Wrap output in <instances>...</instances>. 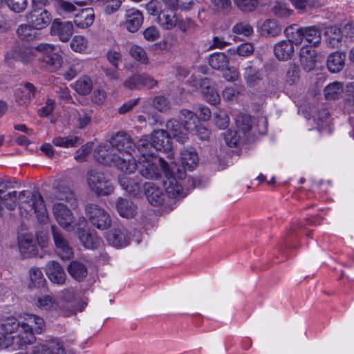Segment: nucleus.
Listing matches in <instances>:
<instances>
[{
	"mask_svg": "<svg viewBox=\"0 0 354 354\" xmlns=\"http://www.w3.org/2000/svg\"><path fill=\"white\" fill-rule=\"evenodd\" d=\"M157 82L147 74H134L129 77L124 82V86L131 90H139L143 87L152 88Z\"/></svg>",
	"mask_w": 354,
	"mask_h": 354,
	"instance_id": "f8f14e48",
	"label": "nucleus"
},
{
	"mask_svg": "<svg viewBox=\"0 0 354 354\" xmlns=\"http://www.w3.org/2000/svg\"><path fill=\"white\" fill-rule=\"evenodd\" d=\"M234 34L242 35L245 37L251 36L253 32V27L247 22H239L236 24L232 28Z\"/></svg>",
	"mask_w": 354,
	"mask_h": 354,
	"instance_id": "e2e57ef3",
	"label": "nucleus"
},
{
	"mask_svg": "<svg viewBox=\"0 0 354 354\" xmlns=\"http://www.w3.org/2000/svg\"><path fill=\"white\" fill-rule=\"evenodd\" d=\"M243 71V78L249 87L257 86L263 79V71L252 65L250 62L247 64Z\"/></svg>",
	"mask_w": 354,
	"mask_h": 354,
	"instance_id": "393cba45",
	"label": "nucleus"
},
{
	"mask_svg": "<svg viewBox=\"0 0 354 354\" xmlns=\"http://www.w3.org/2000/svg\"><path fill=\"white\" fill-rule=\"evenodd\" d=\"M50 34L57 37L62 42H67L73 34V24L71 21L55 19L50 26Z\"/></svg>",
	"mask_w": 354,
	"mask_h": 354,
	"instance_id": "9b49d317",
	"label": "nucleus"
},
{
	"mask_svg": "<svg viewBox=\"0 0 354 354\" xmlns=\"http://www.w3.org/2000/svg\"><path fill=\"white\" fill-rule=\"evenodd\" d=\"M344 92L343 84L334 82L329 84L324 89V95L327 100L339 99Z\"/></svg>",
	"mask_w": 354,
	"mask_h": 354,
	"instance_id": "a18cd8bd",
	"label": "nucleus"
},
{
	"mask_svg": "<svg viewBox=\"0 0 354 354\" xmlns=\"http://www.w3.org/2000/svg\"><path fill=\"white\" fill-rule=\"evenodd\" d=\"M346 55L344 53L335 52L327 59V67L331 73H337L342 70L345 64Z\"/></svg>",
	"mask_w": 354,
	"mask_h": 354,
	"instance_id": "f704fd0d",
	"label": "nucleus"
},
{
	"mask_svg": "<svg viewBox=\"0 0 354 354\" xmlns=\"http://www.w3.org/2000/svg\"><path fill=\"white\" fill-rule=\"evenodd\" d=\"M124 26L127 30L132 33L136 32L143 24L142 13L136 8L127 9L124 15Z\"/></svg>",
	"mask_w": 354,
	"mask_h": 354,
	"instance_id": "4468645a",
	"label": "nucleus"
},
{
	"mask_svg": "<svg viewBox=\"0 0 354 354\" xmlns=\"http://www.w3.org/2000/svg\"><path fill=\"white\" fill-rule=\"evenodd\" d=\"M292 10L288 8L285 3L281 2H276L271 8L273 15L279 18L288 17L292 14Z\"/></svg>",
	"mask_w": 354,
	"mask_h": 354,
	"instance_id": "680f3d73",
	"label": "nucleus"
},
{
	"mask_svg": "<svg viewBox=\"0 0 354 354\" xmlns=\"http://www.w3.org/2000/svg\"><path fill=\"white\" fill-rule=\"evenodd\" d=\"M130 55L136 60L142 64L147 62L148 58L145 50L136 45L132 46L129 50Z\"/></svg>",
	"mask_w": 354,
	"mask_h": 354,
	"instance_id": "774afa93",
	"label": "nucleus"
},
{
	"mask_svg": "<svg viewBox=\"0 0 354 354\" xmlns=\"http://www.w3.org/2000/svg\"><path fill=\"white\" fill-rule=\"evenodd\" d=\"M46 2V0H32V10L26 15L28 23L36 30L47 27L52 20L48 10L37 6V3L45 5Z\"/></svg>",
	"mask_w": 354,
	"mask_h": 354,
	"instance_id": "0eeeda50",
	"label": "nucleus"
},
{
	"mask_svg": "<svg viewBox=\"0 0 354 354\" xmlns=\"http://www.w3.org/2000/svg\"><path fill=\"white\" fill-rule=\"evenodd\" d=\"M327 46L332 48H340L344 43L341 28L337 26H330L326 28L324 32Z\"/></svg>",
	"mask_w": 354,
	"mask_h": 354,
	"instance_id": "5701e85b",
	"label": "nucleus"
},
{
	"mask_svg": "<svg viewBox=\"0 0 354 354\" xmlns=\"http://www.w3.org/2000/svg\"><path fill=\"white\" fill-rule=\"evenodd\" d=\"M177 17L172 9H163L162 12L158 17L159 24L165 30H171L176 27Z\"/></svg>",
	"mask_w": 354,
	"mask_h": 354,
	"instance_id": "c9c22d12",
	"label": "nucleus"
},
{
	"mask_svg": "<svg viewBox=\"0 0 354 354\" xmlns=\"http://www.w3.org/2000/svg\"><path fill=\"white\" fill-rule=\"evenodd\" d=\"M95 19V14L92 8H85L75 16L74 24L80 28H86L91 26Z\"/></svg>",
	"mask_w": 354,
	"mask_h": 354,
	"instance_id": "4c0bfd02",
	"label": "nucleus"
},
{
	"mask_svg": "<svg viewBox=\"0 0 354 354\" xmlns=\"http://www.w3.org/2000/svg\"><path fill=\"white\" fill-rule=\"evenodd\" d=\"M54 7L60 15L73 12L76 10V7L72 3L64 0H55Z\"/></svg>",
	"mask_w": 354,
	"mask_h": 354,
	"instance_id": "bf43d9fd",
	"label": "nucleus"
},
{
	"mask_svg": "<svg viewBox=\"0 0 354 354\" xmlns=\"http://www.w3.org/2000/svg\"><path fill=\"white\" fill-rule=\"evenodd\" d=\"M78 234L80 241L86 248L95 250L100 247L102 241L95 233L82 230L79 231Z\"/></svg>",
	"mask_w": 354,
	"mask_h": 354,
	"instance_id": "e433bc0d",
	"label": "nucleus"
},
{
	"mask_svg": "<svg viewBox=\"0 0 354 354\" xmlns=\"http://www.w3.org/2000/svg\"><path fill=\"white\" fill-rule=\"evenodd\" d=\"M202 93L205 100L212 104L216 105L221 101L220 95L214 87L207 88L203 91Z\"/></svg>",
	"mask_w": 354,
	"mask_h": 354,
	"instance_id": "338daca9",
	"label": "nucleus"
},
{
	"mask_svg": "<svg viewBox=\"0 0 354 354\" xmlns=\"http://www.w3.org/2000/svg\"><path fill=\"white\" fill-rule=\"evenodd\" d=\"M93 82L90 77L84 76L80 78L75 84V91L81 95H86L92 90Z\"/></svg>",
	"mask_w": 354,
	"mask_h": 354,
	"instance_id": "3c124183",
	"label": "nucleus"
},
{
	"mask_svg": "<svg viewBox=\"0 0 354 354\" xmlns=\"http://www.w3.org/2000/svg\"><path fill=\"white\" fill-rule=\"evenodd\" d=\"M304 27L293 24L286 28L284 34L292 44L300 45L304 41Z\"/></svg>",
	"mask_w": 354,
	"mask_h": 354,
	"instance_id": "473e14b6",
	"label": "nucleus"
},
{
	"mask_svg": "<svg viewBox=\"0 0 354 354\" xmlns=\"http://www.w3.org/2000/svg\"><path fill=\"white\" fill-rule=\"evenodd\" d=\"M211 6L215 11L223 15H228L232 8L231 0H210Z\"/></svg>",
	"mask_w": 354,
	"mask_h": 354,
	"instance_id": "4d7b16f0",
	"label": "nucleus"
},
{
	"mask_svg": "<svg viewBox=\"0 0 354 354\" xmlns=\"http://www.w3.org/2000/svg\"><path fill=\"white\" fill-rule=\"evenodd\" d=\"M299 55L303 69L306 72L313 71L317 63L316 50L309 46H305L301 47Z\"/></svg>",
	"mask_w": 354,
	"mask_h": 354,
	"instance_id": "6ab92c4d",
	"label": "nucleus"
},
{
	"mask_svg": "<svg viewBox=\"0 0 354 354\" xmlns=\"http://www.w3.org/2000/svg\"><path fill=\"white\" fill-rule=\"evenodd\" d=\"M51 230L57 255L64 261L71 259L73 252L64 234L55 226H52Z\"/></svg>",
	"mask_w": 354,
	"mask_h": 354,
	"instance_id": "9d476101",
	"label": "nucleus"
},
{
	"mask_svg": "<svg viewBox=\"0 0 354 354\" xmlns=\"http://www.w3.org/2000/svg\"><path fill=\"white\" fill-rule=\"evenodd\" d=\"M224 139L226 144L230 147H236L240 145L245 143L248 140V137L241 134V133L238 131L230 130L227 131L225 133Z\"/></svg>",
	"mask_w": 354,
	"mask_h": 354,
	"instance_id": "49530a36",
	"label": "nucleus"
},
{
	"mask_svg": "<svg viewBox=\"0 0 354 354\" xmlns=\"http://www.w3.org/2000/svg\"><path fill=\"white\" fill-rule=\"evenodd\" d=\"M286 81L288 84H292L297 82L300 79L299 66L295 63H290L286 71Z\"/></svg>",
	"mask_w": 354,
	"mask_h": 354,
	"instance_id": "13d9d810",
	"label": "nucleus"
},
{
	"mask_svg": "<svg viewBox=\"0 0 354 354\" xmlns=\"http://www.w3.org/2000/svg\"><path fill=\"white\" fill-rule=\"evenodd\" d=\"M93 150V143L88 142L81 147L75 153L74 158L78 162H84Z\"/></svg>",
	"mask_w": 354,
	"mask_h": 354,
	"instance_id": "0e129e2a",
	"label": "nucleus"
},
{
	"mask_svg": "<svg viewBox=\"0 0 354 354\" xmlns=\"http://www.w3.org/2000/svg\"><path fill=\"white\" fill-rule=\"evenodd\" d=\"M62 299L66 302L64 307L68 310V312L65 313L66 316L74 314L76 311H82L84 308L85 304L76 299L75 291L73 289L64 290L62 292Z\"/></svg>",
	"mask_w": 354,
	"mask_h": 354,
	"instance_id": "aec40b11",
	"label": "nucleus"
},
{
	"mask_svg": "<svg viewBox=\"0 0 354 354\" xmlns=\"http://www.w3.org/2000/svg\"><path fill=\"white\" fill-rule=\"evenodd\" d=\"M1 198L2 199V205H4L6 209L9 210H13L15 209L17 200L18 199L16 191H9L6 194L3 195Z\"/></svg>",
	"mask_w": 354,
	"mask_h": 354,
	"instance_id": "052dcab7",
	"label": "nucleus"
},
{
	"mask_svg": "<svg viewBox=\"0 0 354 354\" xmlns=\"http://www.w3.org/2000/svg\"><path fill=\"white\" fill-rule=\"evenodd\" d=\"M118 182L123 189L132 195L138 196L141 192V183L127 174L120 175Z\"/></svg>",
	"mask_w": 354,
	"mask_h": 354,
	"instance_id": "bb28decb",
	"label": "nucleus"
},
{
	"mask_svg": "<svg viewBox=\"0 0 354 354\" xmlns=\"http://www.w3.org/2000/svg\"><path fill=\"white\" fill-rule=\"evenodd\" d=\"M145 194L148 201L154 206L160 205L165 201V194L161 189L153 183H145L143 185Z\"/></svg>",
	"mask_w": 354,
	"mask_h": 354,
	"instance_id": "b1692460",
	"label": "nucleus"
},
{
	"mask_svg": "<svg viewBox=\"0 0 354 354\" xmlns=\"http://www.w3.org/2000/svg\"><path fill=\"white\" fill-rule=\"evenodd\" d=\"M53 213L57 223L62 227L69 231L71 224L74 221V217L71 210L65 205L57 203L53 207Z\"/></svg>",
	"mask_w": 354,
	"mask_h": 354,
	"instance_id": "2eb2a0df",
	"label": "nucleus"
},
{
	"mask_svg": "<svg viewBox=\"0 0 354 354\" xmlns=\"http://www.w3.org/2000/svg\"><path fill=\"white\" fill-rule=\"evenodd\" d=\"M86 181L91 190L100 196L109 195L114 190V187L107 176L96 169L88 171Z\"/></svg>",
	"mask_w": 354,
	"mask_h": 354,
	"instance_id": "423d86ee",
	"label": "nucleus"
},
{
	"mask_svg": "<svg viewBox=\"0 0 354 354\" xmlns=\"http://www.w3.org/2000/svg\"><path fill=\"white\" fill-rule=\"evenodd\" d=\"M304 40L308 43L311 48L317 47L322 40V33L315 26L304 27Z\"/></svg>",
	"mask_w": 354,
	"mask_h": 354,
	"instance_id": "ea45409f",
	"label": "nucleus"
},
{
	"mask_svg": "<svg viewBox=\"0 0 354 354\" xmlns=\"http://www.w3.org/2000/svg\"><path fill=\"white\" fill-rule=\"evenodd\" d=\"M53 143L57 147H73L82 143L80 137L70 136L68 137H56L53 140Z\"/></svg>",
	"mask_w": 354,
	"mask_h": 354,
	"instance_id": "8fccbe9b",
	"label": "nucleus"
},
{
	"mask_svg": "<svg viewBox=\"0 0 354 354\" xmlns=\"http://www.w3.org/2000/svg\"><path fill=\"white\" fill-rule=\"evenodd\" d=\"M281 28L277 24V21L273 19L266 20L259 27V33L261 36L277 37L281 32Z\"/></svg>",
	"mask_w": 354,
	"mask_h": 354,
	"instance_id": "58836bf2",
	"label": "nucleus"
},
{
	"mask_svg": "<svg viewBox=\"0 0 354 354\" xmlns=\"http://www.w3.org/2000/svg\"><path fill=\"white\" fill-rule=\"evenodd\" d=\"M133 148L136 150V153H139L145 159L152 158L154 155V147L152 145L150 136H145L138 140L136 144L134 143ZM133 155L136 156V153H133Z\"/></svg>",
	"mask_w": 354,
	"mask_h": 354,
	"instance_id": "c85d7f7f",
	"label": "nucleus"
},
{
	"mask_svg": "<svg viewBox=\"0 0 354 354\" xmlns=\"http://www.w3.org/2000/svg\"><path fill=\"white\" fill-rule=\"evenodd\" d=\"M150 139L152 141L154 149L163 151L167 154V158L169 159L173 158L171 137L167 131L155 129L151 132Z\"/></svg>",
	"mask_w": 354,
	"mask_h": 354,
	"instance_id": "1a4fd4ad",
	"label": "nucleus"
},
{
	"mask_svg": "<svg viewBox=\"0 0 354 354\" xmlns=\"http://www.w3.org/2000/svg\"><path fill=\"white\" fill-rule=\"evenodd\" d=\"M208 63L213 69L224 71L228 66L229 60L225 53H214L209 55Z\"/></svg>",
	"mask_w": 354,
	"mask_h": 354,
	"instance_id": "c03bdc74",
	"label": "nucleus"
},
{
	"mask_svg": "<svg viewBox=\"0 0 354 354\" xmlns=\"http://www.w3.org/2000/svg\"><path fill=\"white\" fill-rule=\"evenodd\" d=\"M28 323H22L21 326L23 331L15 337L14 349L24 350L28 345L32 344L36 341L35 333L41 334L44 328L45 324L43 318L34 315H27Z\"/></svg>",
	"mask_w": 354,
	"mask_h": 354,
	"instance_id": "f257e3e1",
	"label": "nucleus"
},
{
	"mask_svg": "<svg viewBox=\"0 0 354 354\" xmlns=\"http://www.w3.org/2000/svg\"><path fill=\"white\" fill-rule=\"evenodd\" d=\"M28 52L19 45H15L7 52L6 59L25 61L28 57Z\"/></svg>",
	"mask_w": 354,
	"mask_h": 354,
	"instance_id": "5fc2aeb1",
	"label": "nucleus"
},
{
	"mask_svg": "<svg viewBox=\"0 0 354 354\" xmlns=\"http://www.w3.org/2000/svg\"><path fill=\"white\" fill-rule=\"evenodd\" d=\"M180 161L183 167H187V170L193 171L198 161L196 150L192 147L183 148L180 151Z\"/></svg>",
	"mask_w": 354,
	"mask_h": 354,
	"instance_id": "c756f323",
	"label": "nucleus"
},
{
	"mask_svg": "<svg viewBox=\"0 0 354 354\" xmlns=\"http://www.w3.org/2000/svg\"><path fill=\"white\" fill-rule=\"evenodd\" d=\"M140 174L145 178L158 179L160 177V169L158 165L151 162L149 158L143 160V164L140 168Z\"/></svg>",
	"mask_w": 354,
	"mask_h": 354,
	"instance_id": "a19ab883",
	"label": "nucleus"
},
{
	"mask_svg": "<svg viewBox=\"0 0 354 354\" xmlns=\"http://www.w3.org/2000/svg\"><path fill=\"white\" fill-rule=\"evenodd\" d=\"M20 207H24V204L28 205L30 210H33L37 214V219L40 223H46L48 217L44 199L38 192H31L24 190L18 196Z\"/></svg>",
	"mask_w": 354,
	"mask_h": 354,
	"instance_id": "20e7f679",
	"label": "nucleus"
},
{
	"mask_svg": "<svg viewBox=\"0 0 354 354\" xmlns=\"http://www.w3.org/2000/svg\"><path fill=\"white\" fill-rule=\"evenodd\" d=\"M21 325L18 319L12 316L6 317L1 319L0 328L4 333L12 334L15 333Z\"/></svg>",
	"mask_w": 354,
	"mask_h": 354,
	"instance_id": "de8ad7c7",
	"label": "nucleus"
},
{
	"mask_svg": "<svg viewBox=\"0 0 354 354\" xmlns=\"http://www.w3.org/2000/svg\"><path fill=\"white\" fill-rule=\"evenodd\" d=\"M19 251L24 258L36 257L39 253V245L36 240L29 238H24L19 241Z\"/></svg>",
	"mask_w": 354,
	"mask_h": 354,
	"instance_id": "cd10ccee",
	"label": "nucleus"
},
{
	"mask_svg": "<svg viewBox=\"0 0 354 354\" xmlns=\"http://www.w3.org/2000/svg\"><path fill=\"white\" fill-rule=\"evenodd\" d=\"M178 120L185 127V129H189L192 131L196 127L198 116L196 113L188 109H182L180 112L179 120Z\"/></svg>",
	"mask_w": 354,
	"mask_h": 354,
	"instance_id": "37998d69",
	"label": "nucleus"
},
{
	"mask_svg": "<svg viewBox=\"0 0 354 354\" xmlns=\"http://www.w3.org/2000/svg\"><path fill=\"white\" fill-rule=\"evenodd\" d=\"M37 306L45 310H53L57 309V304L55 299L49 295H42L37 298Z\"/></svg>",
	"mask_w": 354,
	"mask_h": 354,
	"instance_id": "603ef678",
	"label": "nucleus"
},
{
	"mask_svg": "<svg viewBox=\"0 0 354 354\" xmlns=\"http://www.w3.org/2000/svg\"><path fill=\"white\" fill-rule=\"evenodd\" d=\"M235 124L238 131L248 137L252 129L251 118L245 113H238L235 117Z\"/></svg>",
	"mask_w": 354,
	"mask_h": 354,
	"instance_id": "79ce46f5",
	"label": "nucleus"
},
{
	"mask_svg": "<svg viewBox=\"0 0 354 354\" xmlns=\"http://www.w3.org/2000/svg\"><path fill=\"white\" fill-rule=\"evenodd\" d=\"M115 207L118 214L124 218H132L136 213L137 207L131 201L126 198H118Z\"/></svg>",
	"mask_w": 354,
	"mask_h": 354,
	"instance_id": "7c9ffc66",
	"label": "nucleus"
},
{
	"mask_svg": "<svg viewBox=\"0 0 354 354\" xmlns=\"http://www.w3.org/2000/svg\"><path fill=\"white\" fill-rule=\"evenodd\" d=\"M36 29L30 24H21L17 28L16 33L17 37L23 41H30L36 37Z\"/></svg>",
	"mask_w": 354,
	"mask_h": 354,
	"instance_id": "09e8293b",
	"label": "nucleus"
},
{
	"mask_svg": "<svg viewBox=\"0 0 354 354\" xmlns=\"http://www.w3.org/2000/svg\"><path fill=\"white\" fill-rule=\"evenodd\" d=\"M67 271L75 281H83L88 274L86 266L78 261H73L67 266Z\"/></svg>",
	"mask_w": 354,
	"mask_h": 354,
	"instance_id": "2f4dec72",
	"label": "nucleus"
},
{
	"mask_svg": "<svg viewBox=\"0 0 354 354\" xmlns=\"http://www.w3.org/2000/svg\"><path fill=\"white\" fill-rule=\"evenodd\" d=\"M37 94V88L30 82H26L24 88H18L15 93V100L20 106H27Z\"/></svg>",
	"mask_w": 354,
	"mask_h": 354,
	"instance_id": "dca6fc26",
	"label": "nucleus"
},
{
	"mask_svg": "<svg viewBox=\"0 0 354 354\" xmlns=\"http://www.w3.org/2000/svg\"><path fill=\"white\" fill-rule=\"evenodd\" d=\"M106 239L111 245L115 247L122 246L125 243V236L119 229H115L107 232Z\"/></svg>",
	"mask_w": 354,
	"mask_h": 354,
	"instance_id": "864d4df0",
	"label": "nucleus"
},
{
	"mask_svg": "<svg viewBox=\"0 0 354 354\" xmlns=\"http://www.w3.org/2000/svg\"><path fill=\"white\" fill-rule=\"evenodd\" d=\"M35 50L41 53L39 58L40 66L49 72L58 70L62 64V56L56 52V48L48 44H39Z\"/></svg>",
	"mask_w": 354,
	"mask_h": 354,
	"instance_id": "39448f33",
	"label": "nucleus"
},
{
	"mask_svg": "<svg viewBox=\"0 0 354 354\" xmlns=\"http://www.w3.org/2000/svg\"><path fill=\"white\" fill-rule=\"evenodd\" d=\"M85 214L93 226L100 230L108 229L111 225V219L108 214L100 205L94 203L86 205Z\"/></svg>",
	"mask_w": 354,
	"mask_h": 354,
	"instance_id": "6e6552de",
	"label": "nucleus"
},
{
	"mask_svg": "<svg viewBox=\"0 0 354 354\" xmlns=\"http://www.w3.org/2000/svg\"><path fill=\"white\" fill-rule=\"evenodd\" d=\"M294 44L288 40H282L274 45V54L280 61H286L294 55Z\"/></svg>",
	"mask_w": 354,
	"mask_h": 354,
	"instance_id": "a878e982",
	"label": "nucleus"
},
{
	"mask_svg": "<svg viewBox=\"0 0 354 354\" xmlns=\"http://www.w3.org/2000/svg\"><path fill=\"white\" fill-rule=\"evenodd\" d=\"M163 186L168 198L180 200L186 196L182 185L172 176L167 177L163 180Z\"/></svg>",
	"mask_w": 354,
	"mask_h": 354,
	"instance_id": "a211bd4d",
	"label": "nucleus"
},
{
	"mask_svg": "<svg viewBox=\"0 0 354 354\" xmlns=\"http://www.w3.org/2000/svg\"><path fill=\"white\" fill-rule=\"evenodd\" d=\"M31 283L30 287L40 288L46 281L41 270L37 268H32L29 271Z\"/></svg>",
	"mask_w": 354,
	"mask_h": 354,
	"instance_id": "6e6d98bb",
	"label": "nucleus"
},
{
	"mask_svg": "<svg viewBox=\"0 0 354 354\" xmlns=\"http://www.w3.org/2000/svg\"><path fill=\"white\" fill-rule=\"evenodd\" d=\"M112 151H114L120 158L129 159L128 162H132L134 165V171L138 167L133 153L136 150L133 148L134 142L131 136L124 131H119L113 135L110 139Z\"/></svg>",
	"mask_w": 354,
	"mask_h": 354,
	"instance_id": "7ed1b4c3",
	"label": "nucleus"
},
{
	"mask_svg": "<svg viewBox=\"0 0 354 354\" xmlns=\"http://www.w3.org/2000/svg\"><path fill=\"white\" fill-rule=\"evenodd\" d=\"M55 197L60 201H65L71 206H77V198L73 189L63 181H58L56 184Z\"/></svg>",
	"mask_w": 354,
	"mask_h": 354,
	"instance_id": "4be33fe9",
	"label": "nucleus"
},
{
	"mask_svg": "<svg viewBox=\"0 0 354 354\" xmlns=\"http://www.w3.org/2000/svg\"><path fill=\"white\" fill-rule=\"evenodd\" d=\"M46 272L49 279L57 284H63L66 279V274L61 265L55 261H49L46 267Z\"/></svg>",
	"mask_w": 354,
	"mask_h": 354,
	"instance_id": "412c9836",
	"label": "nucleus"
},
{
	"mask_svg": "<svg viewBox=\"0 0 354 354\" xmlns=\"http://www.w3.org/2000/svg\"><path fill=\"white\" fill-rule=\"evenodd\" d=\"M110 147H99L95 150L94 156L95 160L101 164L109 165L111 166L116 167L118 169L125 173L134 172V165L130 162L129 159H124L120 158L114 151H109Z\"/></svg>",
	"mask_w": 354,
	"mask_h": 354,
	"instance_id": "f03ea898",
	"label": "nucleus"
},
{
	"mask_svg": "<svg viewBox=\"0 0 354 354\" xmlns=\"http://www.w3.org/2000/svg\"><path fill=\"white\" fill-rule=\"evenodd\" d=\"M215 124L221 129H225L228 127L230 118L228 115L222 110H218L214 113Z\"/></svg>",
	"mask_w": 354,
	"mask_h": 354,
	"instance_id": "69168bd1",
	"label": "nucleus"
},
{
	"mask_svg": "<svg viewBox=\"0 0 354 354\" xmlns=\"http://www.w3.org/2000/svg\"><path fill=\"white\" fill-rule=\"evenodd\" d=\"M160 166L164 172L165 178L172 176L176 180H182L185 178V171L187 167H183V164L178 165L175 162L168 164L162 158L158 159Z\"/></svg>",
	"mask_w": 354,
	"mask_h": 354,
	"instance_id": "f3484780",
	"label": "nucleus"
},
{
	"mask_svg": "<svg viewBox=\"0 0 354 354\" xmlns=\"http://www.w3.org/2000/svg\"><path fill=\"white\" fill-rule=\"evenodd\" d=\"M166 128L170 136L181 144H184L188 140V133L192 131L189 129H185V127L176 119L168 120Z\"/></svg>",
	"mask_w": 354,
	"mask_h": 354,
	"instance_id": "ddd939ff",
	"label": "nucleus"
},
{
	"mask_svg": "<svg viewBox=\"0 0 354 354\" xmlns=\"http://www.w3.org/2000/svg\"><path fill=\"white\" fill-rule=\"evenodd\" d=\"M33 354H66L65 349L59 342H52L48 345L39 344L33 347Z\"/></svg>",
	"mask_w": 354,
	"mask_h": 354,
	"instance_id": "72a5a7b5",
	"label": "nucleus"
}]
</instances>
